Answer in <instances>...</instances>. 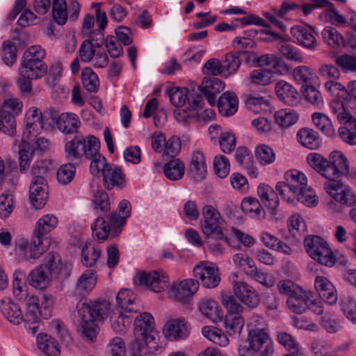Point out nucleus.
I'll list each match as a JSON object with an SVG mask.
<instances>
[{
  "mask_svg": "<svg viewBox=\"0 0 356 356\" xmlns=\"http://www.w3.org/2000/svg\"><path fill=\"white\" fill-rule=\"evenodd\" d=\"M309 165L327 181L324 184L325 192L337 203L351 207L356 204V193L341 180V177L349 173L346 157L339 152H332L329 160L317 153H311L307 157Z\"/></svg>",
  "mask_w": 356,
  "mask_h": 356,
  "instance_id": "1",
  "label": "nucleus"
},
{
  "mask_svg": "<svg viewBox=\"0 0 356 356\" xmlns=\"http://www.w3.org/2000/svg\"><path fill=\"white\" fill-rule=\"evenodd\" d=\"M284 180L277 183L275 187L284 200L293 204L296 201L309 207L317 204L318 197L311 187H307L305 174L297 170H289L284 174Z\"/></svg>",
  "mask_w": 356,
  "mask_h": 356,
  "instance_id": "2",
  "label": "nucleus"
},
{
  "mask_svg": "<svg viewBox=\"0 0 356 356\" xmlns=\"http://www.w3.org/2000/svg\"><path fill=\"white\" fill-rule=\"evenodd\" d=\"M79 316V331L86 340L94 341L97 334L96 321L106 318L110 309V304L106 300L79 302L77 304Z\"/></svg>",
  "mask_w": 356,
  "mask_h": 356,
  "instance_id": "3",
  "label": "nucleus"
},
{
  "mask_svg": "<svg viewBox=\"0 0 356 356\" xmlns=\"http://www.w3.org/2000/svg\"><path fill=\"white\" fill-rule=\"evenodd\" d=\"M277 287L280 294L288 296L286 303L291 312L302 314L307 310V304L311 302L312 292L289 280L280 281Z\"/></svg>",
  "mask_w": 356,
  "mask_h": 356,
  "instance_id": "4",
  "label": "nucleus"
},
{
  "mask_svg": "<svg viewBox=\"0 0 356 356\" xmlns=\"http://www.w3.org/2000/svg\"><path fill=\"white\" fill-rule=\"evenodd\" d=\"M97 148H100L99 140L93 135H89L86 138L82 134H76L65 145L66 158L71 161L90 156L92 152H95Z\"/></svg>",
  "mask_w": 356,
  "mask_h": 356,
  "instance_id": "5",
  "label": "nucleus"
},
{
  "mask_svg": "<svg viewBox=\"0 0 356 356\" xmlns=\"http://www.w3.org/2000/svg\"><path fill=\"white\" fill-rule=\"evenodd\" d=\"M332 113L343 124L338 134L342 141L350 145H356V119L353 118L339 99H333L330 104Z\"/></svg>",
  "mask_w": 356,
  "mask_h": 356,
  "instance_id": "6",
  "label": "nucleus"
},
{
  "mask_svg": "<svg viewBox=\"0 0 356 356\" xmlns=\"http://www.w3.org/2000/svg\"><path fill=\"white\" fill-rule=\"evenodd\" d=\"M202 216L204 221L201 227L206 237L229 243L228 238L224 234L222 227L224 220L218 211L211 205H205L202 208Z\"/></svg>",
  "mask_w": 356,
  "mask_h": 356,
  "instance_id": "7",
  "label": "nucleus"
},
{
  "mask_svg": "<svg viewBox=\"0 0 356 356\" xmlns=\"http://www.w3.org/2000/svg\"><path fill=\"white\" fill-rule=\"evenodd\" d=\"M305 248L309 255L319 264L331 267L336 259L327 242L318 236H309L305 238Z\"/></svg>",
  "mask_w": 356,
  "mask_h": 356,
  "instance_id": "8",
  "label": "nucleus"
},
{
  "mask_svg": "<svg viewBox=\"0 0 356 356\" xmlns=\"http://www.w3.org/2000/svg\"><path fill=\"white\" fill-rule=\"evenodd\" d=\"M305 248L309 255L319 264L331 267L336 259L327 242L318 236H309L305 238Z\"/></svg>",
  "mask_w": 356,
  "mask_h": 356,
  "instance_id": "9",
  "label": "nucleus"
},
{
  "mask_svg": "<svg viewBox=\"0 0 356 356\" xmlns=\"http://www.w3.org/2000/svg\"><path fill=\"white\" fill-rule=\"evenodd\" d=\"M46 172L44 168L38 163L33 165L31 173L33 176L29 188V198L33 207L39 209L47 203L48 194L46 180L43 174Z\"/></svg>",
  "mask_w": 356,
  "mask_h": 356,
  "instance_id": "10",
  "label": "nucleus"
},
{
  "mask_svg": "<svg viewBox=\"0 0 356 356\" xmlns=\"http://www.w3.org/2000/svg\"><path fill=\"white\" fill-rule=\"evenodd\" d=\"M26 312L24 318L42 317L49 319L52 315L54 298L51 294L43 293L40 297L28 295L25 299Z\"/></svg>",
  "mask_w": 356,
  "mask_h": 356,
  "instance_id": "11",
  "label": "nucleus"
},
{
  "mask_svg": "<svg viewBox=\"0 0 356 356\" xmlns=\"http://www.w3.org/2000/svg\"><path fill=\"white\" fill-rule=\"evenodd\" d=\"M134 282L137 286L148 287L156 293L165 290L170 285L168 277L164 273L155 270L138 273Z\"/></svg>",
  "mask_w": 356,
  "mask_h": 356,
  "instance_id": "12",
  "label": "nucleus"
},
{
  "mask_svg": "<svg viewBox=\"0 0 356 356\" xmlns=\"http://www.w3.org/2000/svg\"><path fill=\"white\" fill-rule=\"evenodd\" d=\"M291 40L289 35L276 33L268 26V42L276 43L277 49L288 60L302 62L303 58L300 51L289 43Z\"/></svg>",
  "mask_w": 356,
  "mask_h": 356,
  "instance_id": "13",
  "label": "nucleus"
},
{
  "mask_svg": "<svg viewBox=\"0 0 356 356\" xmlns=\"http://www.w3.org/2000/svg\"><path fill=\"white\" fill-rule=\"evenodd\" d=\"M193 275L201 280L204 287L208 289L216 287L221 280L218 268L209 262L197 264L193 268Z\"/></svg>",
  "mask_w": 356,
  "mask_h": 356,
  "instance_id": "14",
  "label": "nucleus"
},
{
  "mask_svg": "<svg viewBox=\"0 0 356 356\" xmlns=\"http://www.w3.org/2000/svg\"><path fill=\"white\" fill-rule=\"evenodd\" d=\"M44 128L42 112L36 107H31L26 113L25 129L23 137L33 140Z\"/></svg>",
  "mask_w": 356,
  "mask_h": 356,
  "instance_id": "15",
  "label": "nucleus"
},
{
  "mask_svg": "<svg viewBox=\"0 0 356 356\" xmlns=\"http://www.w3.org/2000/svg\"><path fill=\"white\" fill-rule=\"evenodd\" d=\"M235 265L243 268L244 273L250 278L267 286V275L265 273L259 270L254 261L245 253H237L233 256Z\"/></svg>",
  "mask_w": 356,
  "mask_h": 356,
  "instance_id": "16",
  "label": "nucleus"
},
{
  "mask_svg": "<svg viewBox=\"0 0 356 356\" xmlns=\"http://www.w3.org/2000/svg\"><path fill=\"white\" fill-rule=\"evenodd\" d=\"M154 330V320L151 314L144 312L137 316L134 322L135 338L147 341H155Z\"/></svg>",
  "mask_w": 356,
  "mask_h": 356,
  "instance_id": "17",
  "label": "nucleus"
},
{
  "mask_svg": "<svg viewBox=\"0 0 356 356\" xmlns=\"http://www.w3.org/2000/svg\"><path fill=\"white\" fill-rule=\"evenodd\" d=\"M233 290L240 301L248 307L254 308L260 302V298L255 289L243 281H235Z\"/></svg>",
  "mask_w": 356,
  "mask_h": 356,
  "instance_id": "18",
  "label": "nucleus"
},
{
  "mask_svg": "<svg viewBox=\"0 0 356 356\" xmlns=\"http://www.w3.org/2000/svg\"><path fill=\"white\" fill-rule=\"evenodd\" d=\"M102 175L103 184L107 190H112L114 188L122 189L125 186V175L122 169L115 164L110 163L106 165Z\"/></svg>",
  "mask_w": 356,
  "mask_h": 356,
  "instance_id": "19",
  "label": "nucleus"
},
{
  "mask_svg": "<svg viewBox=\"0 0 356 356\" xmlns=\"http://www.w3.org/2000/svg\"><path fill=\"white\" fill-rule=\"evenodd\" d=\"M92 7H96L95 17L98 24V29L89 32V38L86 40H90V43L92 44L97 48L102 47L106 43V39L103 33V31L107 26L108 19L105 11L100 9V3H93Z\"/></svg>",
  "mask_w": 356,
  "mask_h": 356,
  "instance_id": "20",
  "label": "nucleus"
},
{
  "mask_svg": "<svg viewBox=\"0 0 356 356\" xmlns=\"http://www.w3.org/2000/svg\"><path fill=\"white\" fill-rule=\"evenodd\" d=\"M312 26L295 25L291 29V34L296 39L299 45L310 51L316 50L318 42L313 35Z\"/></svg>",
  "mask_w": 356,
  "mask_h": 356,
  "instance_id": "21",
  "label": "nucleus"
},
{
  "mask_svg": "<svg viewBox=\"0 0 356 356\" xmlns=\"http://www.w3.org/2000/svg\"><path fill=\"white\" fill-rule=\"evenodd\" d=\"M225 88L224 82L216 77L205 76L197 90L203 93L209 104L211 106L216 104V95Z\"/></svg>",
  "mask_w": 356,
  "mask_h": 356,
  "instance_id": "22",
  "label": "nucleus"
},
{
  "mask_svg": "<svg viewBox=\"0 0 356 356\" xmlns=\"http://www.w3.org/2000/svg\"><path fill=\"white\" fill-rule=\"evenodd\" d=\"M163 334L170 340H181L189 334V325L184 319L168 321L164 326Z\"/></svg>",
  "mask_w": 356,
  "mask_h": 356,
  "instance_id": "23",
  "label": "nucleus"
},
{
  "mask_svg": "<svg viewBox=\"0 0 356 356\" xmlns=\"http://www.w3.org/2000/svg\"><path fill=\"white\" fill-rule=\"evenodd\" d=\"M187 174L195 181L202 180L207 174V165L202 152L196 151L192 153Z\"/></svg>",
  "mask_w": 356,
  "mask_h": 356,
  "instance_id": "24",
  "label": "nucleus"
},
{
  "mask_svg": "<svg viewBox=\"0 0 356 356\" xmlns=\"http://www.w3.org/2000/svg\"><path fill=\"white\" fill-rule=\"evenodd\" d=\"M315 288L319 296L327 304L332 305L337 303L338 296L334 285L326 277L316 276Z\"/></svg>",
  "mask_w": 356,
  "mask_h": 356,
  "instance_id": "25",
  "label": "nucleus"
},
{
  "mask_svg": "<svg viewBox=\"0 0 356 356\" xmlns=\"http://www.w3.org/2000/svg\"><path fill=\"white\" fill-rule=\"evenodd\" d=\"M118 210L120 214L112 212L108 216L111 221V227L117 234H120L122 232L126 223V220L131 216V206L130 202L127 200L120 201L118 205Z\"/></svg>",
  "mask_w": 356,
  "mask_h": 356,
  "instance_id": "26",
  "label": "nucleus"
},
{
  "mask_svg": "<svg viewBox=\"0 0 356 356\" xmlns=\"http://www.w3.org/2000/svg\"><path fill=\"white\" fill-rule=\"evenodd\" d=\"M42 265H45L51 275L66 277L69 275L70 266L63 263L59 254L49 252Z\"/></svg>",
  "mask_w": 356,
  "mask_h": 356,
  "instance_id": "27",
  "label": "nucleus"
},
{
  "mask_svg": "<svg viewBox=\"0 0 356 356\" xmlns=\"http://www.w3.org/2000/svg\"><path fill=\"white\" fill-rule=\"evenodd\" d=\"M162 349L163 347L156 345L155 341H147L140 338H135L130 346L131 356H154Z\"/></svg>",
  "mask_w": 356,
  "mask_h": 356,
  "instance_id": "28",
  "label": "nucleus"
},
{
  "mask_svg": "<svg viewBox=\"0 0 356 356\" xmlns=\"http://www.w3.org/2000/svg\"><path fill=\"white\" fill-rule=\"evenodd\" d=\"M58 129L65 134H78L81 121L78 115L73 113H63L56 120Z\"/></svg>",
  "mask_w": 356,
  "mask_h": 356,
  "instance_id": "29",
  "label": "nucleus"
},
{
  "mask_svg": "<svg viewBox=\"0 0 356 356\" xmlns=\"http://www.w3.org/2000/svg\"><path fill=\"white\" fill-rule=\"evenodd\" d=\"M199 285L197 280L188 279L181 281L177 285H173L171 287V291L175 299L179 301H185L196 293Z\"/></svg>",
  "mask_w": 356,
  "mask_h": 356,
  "instance_id": "30",
  "label": "nucleus"
},
{
  "mask_svg": "<svg viewBox=\"0 0 356 356\" xmlns=\"http://www.w3.org/2000/svg\"><path fill=\"white\" fill-rule=\"evenodd\" d=\"M48 66L44 62L38 60H20L19 74L39 79L47 74Z\"/></svg>",
  "mask_w": 356,
  "mask_h": 356,
  "instance_id": "31",
  "label": "nucleus"
},
{
  "mask_svg": "<svg viewBox=\"0 0 356 356\" xmlns=\"http://www.w3.org/2000/svg\"><path fill=\"white\" fill-rule=\"evenodd\" d=\"M238 99L233 92H224L217 102L220 113L225 117L233 115L238 110Z\"/></svg>",
  "mask_w": 356,
  "mask_h": 356,
  "instance_id": "32",
  "label": "nucleus"
},
{
  "mask_svg": "<svg viewBox=\"0 0 356 356\" xmlns=\"http://www.w3.org/2000/svg\"><path fill=\"white\" fill-rule=\"evenodd\" d=\"M27 280L33 287L44 289L50 283V274L45 265H40L29 273Z\"/></svg>",
  "mask_w": 356,
  "mask_h": 356,
  "instance_id": "33",
  "label": "nucleus"
},
{
  "mask_svg": "<svg viewBox=\"0 0 356 356\" xmlns=\"http://www.w3.org/2000/svg\"><path fill=\"white\" fill-rule=\"evenodd\" d=\"M19 248L23 252L26 261L38 259L47 250L46 247L42 244V239H39L35 236H33L30 244L27 241L23 242L19 245Z\"/></svg>",
  "mask_w": 356,
  "mask_h": 356,
  "instance_id": "34",
  "label": "nucleus"
},
{
  "mask_svg": "<svg viewBox=\"0 0 356 356\" xmlns=\"http://www.w3.org/2000/svg\"><path fill=\"white\" fill-rule=\"evenodd\" d=\"M275 91L278 98L288 105H293L298 100V92L296 88L285 81L277 82Z\"/></svg>",
  "mask_w": 356,
  "mask_h": 356,
  "instance_id": "35",
  "label": "nucleus"
},
{
  "mask_svg": "<svg viewBox=\"0 0 356 356\" xmlns=\"http://www.w3.org/2000/svg\"><path fill=\"white\" fill-rule=\"evenodd\" d=\"M136 295L128 289H121L117 296L116 300L119 311L130 313L137 312L138 306L135 303Z\"/></svg>",
  "mask_w": 356,
  "mask_h": 356,
  "instance_id": "36",
  "label": "nucleus"
},
{
  "mask_svg": "<svg viewBox=\"0 0 356 356\" xmlns=\"http://www.w3.org/2000/svg\"><path fill=\"white\" fill-rule=\"evenodd\" d=\"M58 225V218L53 214H47L41 217L37 222L33 236L42 239V237L54 229Z\"/></svg>",
  "mask_w": 356,
  "mask_h": 356,
  "instance_id": "37",
  "label": "nucleus"
},
{
  "mask_svg": "<svg viewBox=\"0 0 356 356\" xmlns=\"http://www.w3.org/2000/svg\"><path fill=\"white\" fill-rule=\"evenodd\" d=\"M127 312L119 311L113 312L110 316L111 326L113 331L118 334H124L131 325V321Z\"/></svg>",
  "mask_w": 356,
  "mask_h": 356,
  "instance_id": "38",
  "label": "nucleus"
},
{
  "mask_svg": "<svg viewBox=\"0 0 356 356\" xmlns=\"http://www.w3.org/2000/svg\"><path fill=\"white\" fill-rule=\"evenodd\" d=\"M111 221L108 223L104 217L99 216L91 225L92 235L99 241H105L108 238V234L116 236L119 234L115 233L111 227Z\"/></svg>",
  "mask_w": 356,
  "mask_h": 356,
  "instance_id": "39",
  "label": "nucleus"
},
{
  "mask_svg": "<svg viewBox=\"0 0 356 356\" xmlns=\"http://www.w3.org/2000/svg\"><path fill=\"white\" fill-rule=\"evenodd\" d=\"M0 310L7 319L15 325H19L24 318L19 306L12 302L1 300Z\"/></svg>",
  "mask_w": 356,
  "mask_h": 356,
  "instance_id": "40",
  "label": "nucleus"
},
{
  "mask_svg": "<svg viewBox=\"0 0 356 356\" xmlns=\"http://www.w3.org/2000/svg\"><path fill=\"white\" fill-rule=\"evenodd\" d=\"M241 209L244 213L257 219L261 216L264 217L266 214L261 202L254 197H244L241 203Z\"/></svg>",
  "mask_w": 356,
  "mask_h": 356,
  "instance_id": "41",
  "label": "nucleus"
},
{
  "mask_svg": "<svg viewBox=\"0 0 356 356\" xmlns=\"http://www.w3.org/2000/svg\"><path fill=\"white\" fill-rule=\"evenodd\" d=\"M244 319L240 315L227 314L224 320L225 332L231 337L238 338L244 326Z\"/></svg>",
  "mask_w": 356,
  "mask_h": 356,
  "instance_id": "42",
  "label": "nucleus"
},
{
  "mask_svg": "<svg viewBox=\"0 0 356 356\" xmlns=\"http://www.w3.org/2000/svg\"><path fill=\"white\" fill-rule=\"evenodd\" d=\"M38 346L48 356H58L60 353L58 342L47 334H40L37 337Z\"/></svg>",
  "mask_w": 356,
  "mask_h": 356,
  "instance_id": "43",
  "label": "nucleus"
},
{
  "mask_svg": "<svg viewBox=\"0 0 356 356\" xmlns=\"http://www.w3.org/2000/svg\"><path fill=\"white\" fill-rule=\"evenodd\" d=\"M97 277L92 270L83 273L77 280L76 292L80 296H85L90 292L96 285Z\"/></svg>",
  "mask_w": 356,
  "mask_h": 356,
  "instance_id": "44",
  "label": "nucleus"
},
{
  "mask_svg": "<svg viewBox=\"0 0 356 356\" xmlns=\"http://www.w3.org/2000/svg\"><path fill=\"white\" fill-rule=\"evenodd\" d=\"M200 311L207 318L213 323L221 321L223 318V312L219 308L216 302L212 300H206L200 304Z\"/></svg>",
  "mask_w": 356,
  "mask_h": 356,
  "instance_id": "45",
  "label": "nucleus"
},
{
  "mask_svg": "<svg viewBox=\"0 0 356 356\" xmlns=\"http://www.w3.org/2000/svg\"><path fill=\"white\" fill-rule=\"evenodd\" d=\"M222 69L224 70V77L228 78L229 76L235 74L238 70L241 59L240 52H228L222 58Z\"/></svg>",
  "mask_w": 356,
  "mask_h": 356,
  "instance_id": "46",
  "label": "nucleus"
},
{
  "mask_svg": "<svg viewBox=\"0 0 356 356\" xmlns=\"http://www.w3.org/2000/svg\"><path fill=\"white\" fill-rule=\"evenodd\" d=\"M298 142L304 147L316 149L320 145V140L317 133L309 128H302L297 133Z\"/></svg>",
  "mask_w": 356,
  "mask_h": 356,
  "instance_id": "47",
  "label": "nucleus"
},
{
  "mask_svg": "<svg viewBox=\"0 0 356 356\" xmlns=\"http://www.w3.org/2000/svg\"><path fill=\"white\" fill-rule=\"evenodd\" d=\"M163 172L170 180L177 181L181 179L185 172V165L179 159L170 160L164 165Z\"/></svg>",
  "mask_w": 356,
  "mask_h": 356,
  "instance_id": "48",
  "label": "nucleus"
},
{
  "mask_svg": "<svg viewBox=\"0 0 356 356\" xmlns=\"http://www.w3.org/2000/svg\"><path fill=\"white\" fill-rule=\"evenodd\" d=\"M279 198L276 193L271 189L268 190V218L275 222H282L284 219V214L277 209Z\"/></svg>",
  "mask_w": 356,
  "mask_h": 356,
  "instance_id": "49",
  "label": "nucleus"
},
{
  "mask_svg": "<svg viewBox=\"0 0 356 356\" xmlns=\"http://www.w3.org/2000/svg\"><path fill=\"white\" fill-rule=\"evenodd\" d=\"M274 118L276 124L280 127L289 128L297 122L298 115L293 111L281 109L275 112Z\"/></svg>",
  "mask_w": 356,
  "mask_h": 356,
  "instance_id": "50",
  "label": "nucleus"
},
{
  "mask_svg": "<svg viewBox=\"0 0 356 356\" xmlns=\"http://www.w3.org/2000/svg\"><path fill=\"white\" fill-rule=\"evenodd\" d=\"M312 120L315 126L328 137L335 135V131L330 119L325 114L315 113L312 115Z\"/></svg>",
  "mask_w": 356,
  "mask_h": 356,
  "instance_id": "51",
  "label": "nucleus"
},
{
  "mask_svg": "<svg viewBox=\"0 0 356 356\" xmlns=\"http://www.w3.org/2000/svg\"><path fill=\"white\" fill-rule=\"evenodd\" d=\"M277 340L290 352V354L284 356H307L304 352L299 349L298 344L290 334L281 332L277 334Z\"/></svg>",
  "mask_w": 356,
  "mask_h": 356,
  "instance_id": "52",
  "label": "nucleus"
},
{
  "mask_svg": "<svg viewBox=\"0 0 356 356\" xmlns=\"http://www.w3.org/2000/svg\"><path fill=\"white\" fill-rule=\"evenodd\" d=\"M267 339V332L264 328H254L249 331L248 340L249 346L259 351Z\"/></svg>",
  "mask_w": 356,
  "mask_h": 356,
  "instance_id": "53",
  "label": "nucleus"
},
{
  "mask_svg": "<svg viewBox=\"0 0 356 356\" xmlns=\"http://www.w3.org/2000/svg\"><path fill=\"white\" fill-rule=\"evenodd\" d=\"M81 81L84 88L90 92H95L99 88L97 75L90 67H86L81 72Z\"/></svg>",
  "mask_w": 356,
  "mask_h": 356,
  "instance_id": "54",
  "label": "nucleus"
},
{
  "mask_svg": "<svg viewBox=\"0 0 356 356\" xmlns=\"http://www.w3.org/2000/svg\"><path fill=\"white\" fill-rule=\"evenodd\" d=\"M249 80L254 88L261 87V93L267 91V70L266 68L255 69L250 72Z\"/></svg>",
  "mask_w": 356,
  "mask_h": 356,
  "instance_id": "55",
  "label": "nucleus"
},
{
  "mask_svg": "<svg viewBox=\"0 0 356 356\" xmlns=\"http://www.w3.org/2000/svg\"><path fill=\"white\" fill-rule=\"evenodd\" d=\"M52 15L54 21L63 25L67 19V6L65 0H53Z\"/></svg>",
  "mask_w": 356,
  "mask_h": 356,
  "instance_id": "56",
  "label": "nucleus"
},
{
  "mask_svg": "<svg viewBox=\"0 0 356 356\" xmlns=\"http://www.w3.org/2000/svg\"><path fill=\"white\" fill-rule=\"evenodd\" d=\"M86 159L91 160L90 171L93 175L100 172L102 174L104 168H106V165L110 164V163L106 161V158L99 153V148H97L95 152H92L90 156L87 155Z\"/></svg>",
  "mask_w": 356,
  "mask_h": 356,
  "instance_id": "57",
  "label": "nucleus"
},
{
  "mask_svg": "<svg viewBox=\"0 0 356 356\" xmlns=\"http://www.w3.org/2000/svg\"><path fill=\"white\" fill-rule=\"evenodd\" d=\"M15 116L9 111H0V131L12 136L15 131Z\"/></svg>",
  "mask_w": 356,
  "mask_h": 356,
  "instance_id": "58",
  "label": "nucleus"
},
{
  "mask_svg": "<svg viewBox=\"0 0 356 356\" xmlns=\"http://www.w3.org/2000/svg\"><path fill=\"white\" fill-rule=\"evenodd\" d=\"M76 167L72 163L63 164L57 170L56 178L63 185L70 184L74 178Z\"/></svg>",
  "mask_w": 356,
  "mask_h": 356,
  "instance_id": "59",
  "label": "nucleus"
},
{
  "mask_svg": "<svg viewBox=\"0 0 356 356\" xmlns=\"http://www.w3.org/2000/svg\"><path fill=\"white\" fill-rule=\"evenodd\" d=\"M93 203L95 209L104 214L110 211V201L108 194L103 190H99L94 193Z\"/></svg>",
  "mask_w": 356,
  "mask_h": 356,
  "instance_id": "60",
  "label": "nucleus"
},
{
  "mask_svg": "<svg viewBox=\"0 0 356 356\" xmlns=\"http://www.w3.org/2000/svg\"><path fill=\"white\" fill-rule=\"evenodd\" d=\"M325 42L332 47L339 46L343 43V38L334 28L327 26L321 32Z\"/></svg>",
  "mask_w": 356,
  "mask_h": 356,
  "instance_id": "61",
  "label": "nucleus"
},
{
  "mask_svg": "<svg viewBox=\"0 0 356 356\" xmlns=\"http://www.w3.org/2000/svg\"><path fill=\"white\" fill-rule=\"evenodd\" d=\"M101 252L97 248L88 245L87 244L82 249V264L86 267L94 266L99 258Z\"/></svg>",
  "mask_w": 356,
  "mask_h": 356,
  "instance_id": "62",
  "label": "nucleus"
},
{
  "mask_svg": "<svg viewBox=\"0 0 356 356\" xmlns=\"http://www.w3.org/2000/svg\"><path fill=\"white\" fill-rule=\"evenodd\" d=\"M302 92L305 99L318 108L323 105L322 96L319 91L312 85H305L302 88Z\"/></svg>",
  "mask_w": 356,
  "mask_h": 356,
  "instance_id": "63",
  "label": "nucleus"
},
{
  "mask_svg": "<svg viewBox=\"0 0 356 356\" xmlns=\"http://www.w3.org/2000/svg\"><path fill=\"white\" fill-rule=\"evenodd\" d=\"M174 115L177 121L184 126H187L195 121L197 113L189 108L180 107L174 111Z\"/></svg>",
  "mask_w": 356,
  "mask_h": 356,
  "instance_id": "64",
  "label": "nucleus"
}]
</instances>
